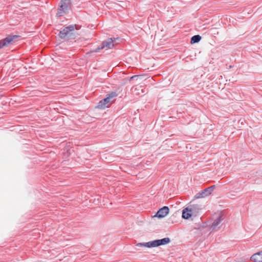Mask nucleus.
Here are the masks:
<instances>
[{"label":"nucleus","mask_w":262,"mask_h":262,"mask_svg":"<svg viewBox=\"0 0 262 262\" xmlns=\"http://www.w3.org/2000/svg\"><path fill=\"white\" fill-rule=\"evenodd\" d=\"M132 92L136 95H142L146 92L145 89L141 85L133 88Z\"/></svg>","instance_id":"nucleus-10"},{"label":"nucleus","mask_w":262,"mask_h":262,"mask_svg":"<svg viewBox=\"0 0 262 262\" xmlns=\"http://www.w3.org/2000/svg\"><path fill=\"white\" fill-rule=\"evenodd\" d=\"M169 213V208L168 207L164 206L158 210L157 213L153 216L158 218H163L166 216Z\"/></svg>","instance_id":"nucleus-8"},{"label":"nucleus","mask_w":262,"mask_h":262,"mask_svg":"<svg viewBox=\"0 0 262 262\" xmlns=\"http://www.w3.org/2000/svg\"><path fill=\"white\" fill-rule=\"evenodd\" d=\"M18 36L17 35L8 36L4 39L1 40L0 49L4 47H7L10 45L13 44L17 41V39L18 38Z\"/></svg>","instance_id":"nucleus-6"},{"label":"nucleus","mask_w":262,"mask_h":262,"mask_svg":"<svg viewBox=\"0 0 262 262\" xmlns=\"http://www.w3.org/2000/svg\"><path fill=\"white\" fill-rule=\"evenodd\" d=\"M202 39L201 36L200 35H195L191 37L190 39V43L194 44L196 43H198Z\"/></svg>","instance_id":"nucleus-14"},{"label":"nucleus","mask_w":262,"mask_h":262,"mask_svg":"<svg viewBox=\"0 0 262 262\" xmlns=\"http://www.w3.org/2000/svg\"><path fill=\"white\" fill-rule=\"evenodd\" d=\"M250 259L254 262H262V251L253 254L251 256Z\"/></svg>","instance_id":"nucleus-11"},{"label":"nucleus","mask_w":262,"mask_h":262,"mask_svg":"<svg viewBox=\"0 0 262 262\" xmlns=\"http://www.w3.org/2000/svg\"><path fill=\"white\" fill-rule=\"evenodd\" d=\"M181 118H185V117L186 116L187 119L186 120L182 122V120L181 119V124H189V122L191 121V118L190 117V116H187L186 113L185 111H183V112L181 113Z\"/></svg>","instance_id":"nucleus-13"},{"label":"nucleus","mask_w":262,"mask_h":262,"mask_svg":"<svg viewBox=\"0 0 262 262\" xmlns=\"http://www.w3.org/2000/svg\"><path fill=\"white\" fill-rule=\"evenodd\" d=\"M116 40V38H108L102 43L101 46L96 49V52H97L102 49L107 50L113 48L115 46V42Z\"/></svg>","instance_id":"nucleus-7"},{"label":"nucleus","mask_w":262,"mask_h":262,"mask_svg":"<svg viewBox=\"0 0 262 262\" xmlns=\"http://www.w3.org/2000/svg\"><path fill=\"white\" fill-rule=\"evenodd\" d=\"M222 220V216L219 215L214 220L211 226V229L214 230L216 227L221 223Z\"/></svg>","instance_id":"nucleus-12"},{"label":"nucleus","mask_w":262,"mask_h":262,"mask_svg":"<svg viewBox=\"0 0 262 262\" xmlns=\"http://www.w3.org/2000/svg\"><path fill=\"white\" fill-rule=\"evenodd\" d=\"M170 242V238L165 237L161 239H156L155 241L146 242L139 243L136 246L137 247H145L147 248L157 247L160 246L165 245L169 244Z\"/></svg>","instance_id":"nucleus-1"},{"label":"nucleus","mask_w":262,"mask_h":262,"mask_svg":"<svg viewBox=\"0 0 262 262\" xmlns=\"http://www.w3.org/2000/svg\"><path fill=\"white\" fill-rule=\"evenodd\" d=\"M182 101V100L181 99V102ZM187 106V104L186 105H184V104H183L182 102H181V110H185V106Z\"/></svg>","instance_id":"nucleus-15"},{"label":"nucleus","mask_w":262,"mask_h":262,"mask_svg":"<svg viewBox=\"0 0 262 262\" xmlns=\"http://www.w3.org/2000/svg\"><path fill=\"white\" fill-rule=\"evenodd\" d=\"M192 215V209L189 207L184 208L182 210V214L181 217L185 220L190 219Z\"/></svg>","instance_id":"nucleus-9"},{"label":"nucleus","mask_w":262,"mask_h":262,"mask_svg":"<svg viewBox=\"0 0 262 262\" xmlns=\"http://www.w3.org/2000/svg\"><path fill=\"white\" fill-rule=\"evenodd\" d=\"M215 186V185H212L208 187H207L203 190H201V191L198 192L196 193V194L194 196V198L195 199H201V198H204L206 196H209L210 195L212 192L213 191Z\"/></svg>","instance_id":"nucleus-5"},{"label":"nucleus","mask_w":262,"mask_h":262,"mask_svg":"<svg viewBox=\"0 0 262 262\" xmlns=\"http://www.w3.org/2000/svg\"><path fill=\"white\" fill-rule=\"evenodd\" d=\"M139 77H140V76H139V75H135V76L131 77L130 79L132 80V79H134L135 78H138Z\"/></svg>","instance_id":"nucleus-16"},{"label":"nucleus","mask_w":262,"mask_h":262,"mask_svg":"<svg viewBox=\"0 0 262 262\" xmlns=\"http://www.w3.org/2000/svg\"><path fill=\"white\" fill-rule=\"evenodd\" d=\"M59 9L56 14L57 16H61L69 12L71 7L70 0H61L59 4Z\"/></svg>","instance_id":"nucleus-3"},{"label":"nucleus","mask_w":262,"mask_h":262,"mask_svg":"<svg viewBox=\"0 0 262 262\" xmlns=\"http://www.w3.org/2000/svg\"><path fill=\"white\" fill-rule=\"evenodd\" d=\"M117 94L115 92L107 95L106 98L100 101L97 106V107L100 109H104L106 107H108L110 105L111 99L115 97Z\"/></svg>","instance_id":"nucleus-4"},{"label":"nucleus","mask_w":262,"mask_h":262,"mask_svg":"<svg viewBox=\"0 0 262 262\" xmlns=\"http://www.w3.org/2000/svg\"><path fill=\"white\" fill-rule=\"evenodd\" d=\"M74 30L75 26L73 25H70L66 27L62 30L60 31L59 34V36L62 39H72L74 37Z\"/></svg>","instance_id":"nucleus-2"}]
</instances>
